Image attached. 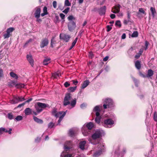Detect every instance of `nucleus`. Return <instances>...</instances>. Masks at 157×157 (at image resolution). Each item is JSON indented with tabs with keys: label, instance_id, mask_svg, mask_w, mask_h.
Returning a JSON list of instances; mask_svg holds the SVG:
<instances>
[{
	"label": "nucleus",
	"instance_id": "obj_1",
	"mask_svg": "<svg viewBox=\"0 0 157 157\" xmlns=\"http://www.w3.org/2000/svg\"><path fill=\"white\" fill-rule=\"evenodd\" d=\"M71 98V94L69 93H67L65 95L63 101L64 106H66L69 105H70L68 107V109H71L75 107L76 103V99L75 98L71 101L70 102V101Z\"/></svg>",
	"mask_w": 157,
	"mask_h": 157
},
{
	"label": "nucleus",
	"instance_id": "obj_2",
	"mask_svg": "<svg viewBox=\"0 0 157 157\" xmlns=\"http://www.w3.org/2000/svg\"><path fill=\"white\" fill-rule=\"evenodd\" d=\"M104 133V131L102 130H97L95 131L94 133L92 135L91 137L92 140H89L90 142L93 144H100L99 141L97 139L99 138L103 135Z\"/></svg>",
	"mask_w": 157,
	"mask_h": 157
},
{
	"label": "nucleus",
	"instance_id": "obj_3",
	"mask_svg": "<svg viewBox=\"0 0 157 157\" xmlns=\"http://www.w3.org/2000/svg\"><path fill=\"white\" fill-rule=\"evenodd\" d=\"M94 127V124L91 122L85 124L82 128V131L83 135L85 136L89 135Z\"/></svg>",
	"mask_w": 157,
	"mask_h": 157
},
{
	"label": "nucleus",
	"instance_id": "obj_4",
	"mask_svg": "<svg viewBox=\"0 0 157 157\" xmlns=\"http://www.w3.org/2000/svg\"><path fill=\"white\" fill-rule=\"evenodd\" d=\"M102 100L104 104L103 107L105 109L107 108L113 109L114 108V102L113 99L111 98H105L103 99Z\"/></svg>",
	"mask_w": 157,
	"mask_h": 157
},
{
	"label": "nucleus",
	"instance_id": "obj_5",
	"mask_svg": "<svg viewBox=\"0 0 157 157\" xmlns=\"http://www.w3.org/2000/svg\"><path fill=\"white\" fill-rule=\"evenodd\" d=\"M105 151V144L103 143H100L97 145L96 151L93 155V157H98Z\"/></svg>",
	"mask_w": 157,
	"mask_h": 157
},
{
	"label": "nucleus",
	"instance_id": "obj_6",
	"mask_svg": "<svg viewBox=\"0 0 157 157\" xmlns=\"http://www.w3.org/2000/svg\"><path fill=\"white\" fill-rule=\"evenodd\" d=\"M115 121L114 119L107 118L102 121V125L107 128H110L113 127Z\"/></svg>",
	"mask_w": 157,
	"mask_h": 157
},
{
	"label": "nucleus",
	"instance_id": "obj_7",
	"mask_svg": "<svg viewBox=\"0 0 157 157\" xmlns=\"http://www.w3.org/2000/svg\"><path fill=\"white\" fill-rule=\"evenodd\" d=\"M119 149V147L118 146L117 147V148H116L114 151L115 156H117V157H119V156H120V157H122L124 154L126 153V150L125 148L123 149L122 151L120 153L118 152Z\"/></svg>",
	"mask_w": 157,
	"mask_h": 157
},
{
	"label": "nucleus",
	"instance_id": "obj_8",
	"mask_svg": "<svg viewBox=\"0 0 157 157\" xmlns=\"http://www.w3.org/2000/svg\"><path fill=\"white\" fill-rule=\"evenodd\" d=\"M68 30L70 32H72L76 27L75 23L74 21H69L67 25Z\"/></svg>",
	"mask_w": 157,
	"mask_h": 157
},
{
	"label": "nucleus",
	"instance_id": "obj_9",
	"mask_svg": "<svg viewBox=\"0 0 157 157\" xmlns=\"http://www.w3.org/2000/svg\"><path fill=\"white\" fill-rule=\"evenodd\" d=\"M35 11L34 13V16L35 18H38L40 17V16L41 8L40 6H37L34 9Z\"/></svg>",
	"mask_w": 157,
	"mask_h": 157
},
{
	"label": "nucleus",
	"instance_id": "obj_10",
	"mask_svg": "<svg viewBox=\"0 0 157 157\" xmlns=\"http://www.w3.org/2000/svg\"><path fill=\"white\" fill-rule=\"evenodd\" d=\"M72 142L71 141H66L64 146V148L65 151H67L69 150V149L72 147Z\"/></svg>",
	"mask_w": 157,
	"mask_h": 157
},
{
	"label": "nucleus",
	"instance_id": "obj_11",
	"mask_svg": "<svg viewBox=\"0 0 157 157\" xmlns=\"http://www.w3.org/2000/svg\"><path fill=\"white\" fill-rule=\"evenodd\" d=\"M95 115L96 116V117L95 119V122L100 125H102V121L101 122V117L100 113H96Z\"/></svg>",
	"mask_w": 157,
	"mask_h": 157
},
{
	"label": "nucleus",
	"instance_id": "obj_12",
	"mask_svg": "<svg viewBox=\"0 0 157 157\" xmlns=\"http://www.w3.org/2000/svg\"><path fill=\"white\" fill-rule=\"evenodd\" d=\"M59 37L60 39L63 40L66 42H68L71 38L70 36L69 35L63 34H60Z\"/></svg>",
	"mask_w": 157,
	"mask_h": 157
},
{
	"label": "nucleus",
	"instance_id": "obj_13",
	"mask_svg": "<svg viewBox=\"0 0 157 157\" xmlns=\"http://www.w3.org/2000/svg\"><path fill=\"white\" fill-rule=\"evenodd\" d=\"M48 43L49 41L48 39L47 38L43 39L40 43V47L41 48H43L44 47L47 46Z\"/></svg>",
	"mask_w": 157,
	"mask_h": 157
},
{
	"label": "nucleus",
	"instance_id": "obj_14",
	"mask_svg": "<svg viewBox=\"0 0 157 157\" xmlns=\"http://www.w3.org/2000/svg\"><path fill=\"white\" fill-rule=\"evenodd\" d=\"M63 112H64L63 111L57 112V109L54 108L53 109L52 113V115L56 117H59L60 115L62 114Z\"/></svg>",
	"mask_w": 157,
	"mask_h": 157
},
{
	"label": "nucleus",
	"instance_id": "obj_15",
	"mask_svg": "<svg viewBox=\"0 0 157 157\" xmlns=\"http://www.w3.org/2000/svg\"><path fill=\"white\" fill-rule=\"evenodd\" d=\"M26 58L30 65L33 67L34 65V60L32 55L31 54H28L26 56Z\"/></svg>",
	"mask_w": 157,
	"mask_h": 157
},
{
	"label": "nucleus",
	"instance_id": "obj_16",
	"mask_svg": "<svg viewBox=\"0 0 157 157\" xmlns=\"http://www.w3.org/2000/svg\"><path fill=\"white\" fill-rule=\"evenodd\" d=\"M106 9V7L104 6L101 7L98 10V12L99 14L101 15H104L105 14Z\"/></svg>",
	"mask_w": 157,
	"mask_h": 157
},
{
	"label": "nucleus",
	"instance_id": "obj_17",
	"mask_svg": "<svg viewBox=\"0 0 157 157\" xmlns=\"http://www.w3.org/2000/svg\"><path fill=\"white\" fill-rule=\"evenodd\" d=\"M67 110H66V111L64 112H63V113H62V114L61 115H60L59 116V119L58 121V123L57 124V125H60V122L61 121H62V119H63V118L64 117V116L66 114V113L67 112Z\"/></svg>",
	"mask_w": 157,
	"mask_h": 157
},
{
	"label": "nucleus",
	"instance_id": "obj_18",
	"mask_svg": "<svg viewBox=\"0 0 157 157\" xmlns=\"http://www.w3.org/2000/svg\"><path fill=\"white\" fill-rule=\"evenodd\" d=\"M86 144V142L85 141H82L79 142V148L82 150H84L85 149V146Z\"/></svg>",
	"mask_w": 157,
	"mask_h": 157
},
{
	"label": "nucleus",
	"instance_id": "obj_19",
	"mask_svg": "<svg viewBox=\"0 0 157 157\" xmlns=\"http://www.w3.org/2000/svg\"><path fill=\"white\" fill-rule=\"evenodd\" d=\"M68 134L69 136L71 137H73L75 136V129L73 128L70 129L69 131Z\"/></svg>",
	"mask_w": 157,
	"mask_h": 157
},
{
	"label": "nucleus",
	"instance_id": "obj_20",
	"mask_svg": "<svg viewBox=\"0 0 157 157\" xmlns=\"http://www.w3.org/2000/svg\"><path fill=\"white\" fill-rule=\"evenodd\" d=\"M37 104L38 105V107H40L41 109L48 107L49 106V105L48 104L40 102H37Z\"/></svg>",
	"mask_w": 157,
	"mask_h": 157
},
{
	"label": "nucleus",
	"instance_id": "obj_21",
	"mask_svg": "<svg viewBox=\"0 0 157 157\" xmlns=\"http://www.w3.org/2000/svg\"><path fill=\"white\" fill-rule=\"evenodd\" d=\"M120 7L121 6L119 4H118L114 7L115 10L112 11V12L115 13H118L120 11Z\"/></svg>",
	"mask_w": 157,
	"mask_h": 157
},
{
	"label": "nucleus",
	"instance_id": "obj_22",
	"mask_svg": "<svg viewBox=\"0 0 157 157\" xmlns=\"http://www.w3.org/2000/svg\"><path fill=\"white\" fill-rule=\"evenodd\" d=\"M66 151L65 150L63 151L60 155V157H71L72 156L71 154H67Z\"/></svg>",
	"mask_w": 157,
	"mask_h": 157
},
{
	"label": "nucleus",
	"instance_id": "obj_23",
	"mask_svg": "<svg viewBox=\"0 0 157 157\" xmlns=\"http://www.w3.org/2000/svg\"><path fill=\"white\" fill-rule=\"evenodd\" d=\"M90 82L89 80H86L84 81L82 84L81 89H84L89 84Z\"/></svg>",
	"mask_w": 157,
	"mask_h": 157
},
{
	"label": "nucleus",
	"instance_id": "obj_24",
	"mask_svg": "<svg viewBox=\"0 0 157 157\" xmlns=\"http://www.w3.org/2000/svg\"><path fill=\"white\" fill-rule=\"evenodd\" d=\"M33 119L35 122L40 124H42L43 123V121L42 120L39 119L35 116H33Z\"/></svg>",
	"mask_w": 157,
	"mask_h": 157
},
{
	"label": "nucleus",
	"instance_id": "obj_25",
	"mask_svg": "<svg viewBox=\"0 0 157 157\" xmlns=\"http://www.w3.org/2000/svg\"><path fill=\"white\" fill-rule=\"evenodd\" d=\"M19 100L18 97L15 96L13 97V99L10 101V102L13 104H16L19 102Z\"/></svg>",
	"mask_w": 157,
	"mask_h": 157
},
{
	"label": "nucleus",
	"instance_id": "obj_26",
	"mask_svg": "<svg viewBox=\"0 0 157 157\" xmlns=\"http://www.w3.org/2000/svg\"><path fill=\"white\" fill-rule=\"evenodd\" d=\"M24 112L26 115H30L32 113V109L29 108H26L25 109Z\"/></svg>",
	"mask_w": 157,
	"mask_h": 157
},
{
	"label": "nucleus",
	"instance_id": "obj_27",
	"mask_svg": "<svg viewBox=\"0 0 157 157\" xmlns=\"http://www.w3.org/2000/svg\"><path fill=\"white\" fill-rule=\"evenodd\" d=\"M154 74V72L151 69H149L148 71L147 75V77H150L152 76Z\"/></svg>",
	"mask_w": 157,
	"mask_h": 157
},
{
	"label": "nucleus",
	"instance_id": "obj_28",
	"mask_svg": "<svg viewBox=\"0 0 157 157\" xmlns=\"http://www.w3.org/2000/svg\"><path fill=\"white\" fill-rule=\"evenodd\" d=\"M50 58H46L44 59L43 61L44 65H47L50 62Z\"/></svg>",
	"mask_w": 157,
	"mask_h": 157
},
{
	"label": "nucleus",
	"instance_id": "obj_29",
	"mask_svg": "<svg viewBox=\"0 0 157 157\" xmlns=\"http://www.w3.org/2000/svg\"><path fill=\"white\" fill-rule=\"evenodd\" d=\"M135 65L136 68L138 70H139L141 68V64L140 62L138 60L136 61L135 63Z\"/></svg>",
	"mask_w": 157,
	"mask_h": 157
},
{
	"label": "nucleus",
	"instance_id": "obj_30",
	"mask_svg": "<svg viewBox=\"0 0 157 157\" xmlns=\"http://www.w3.org/2000/svg\"><path fill=\"white\" fill-rule=\"evenodd\" d=\"M143 52V49H142V48L140 49L139 50V52L137 53V54L135 56V58L137 59V58H138L139 57H140V56L141 55L142 53Z\"/></svg>",
	"mask_w": 157,
	"mask_h": 157
},
{
	"label": "nucleus",
	"instance_id": "obj_31",
	"mask_svg": "<svg viewBox=\"0 0 157 157\" xmlns=\"http://www.w3.org/2000/svg\"><path fill=\"white\" fill-rule=\"evenodd\" d=\"M77 86L70 87L67 89L68 91L69 92H73L76 89Z\"/></svg>",
	"mask_w": 157,
	"mask_h": 157
},
{
	"label": "nucleus",
	"instance_id": "obj_32",
	"mask_svg": "<svg viewBox=\"0 0 157 157\" xmlns=\"http://www.w3.org/2000/svg\"><path fill=\"white\" fill-rule=\"evenodd\" d=\"M16 82L15 81H11L8 83V85L10 87H13L14 86L15 87Z\"/></svg>",
	"mask_w": 157,
	"mask_h": 157
},
{
	"label": "nucleus",
	"instance_id": "obj_33",
	"mask_svg": "<svg viewBox=\"0 0 157 157\" xmlns=\"http://www.w3.org/2000/svg\"><path fill=\"white\" fill-rule=\"evenodd\" d=\"M10 74L11 77L16 79H17L18 78V77L17 75L13 72H11Z\"/></svg>",
	"mask_w": 157,
	"mask_h": 157
},
{
	"label": "nucleus",
	"instance_id": "obj_34",
	"mask_svg": "<svg viewBox=\"0 0 157 157\" xmlns=\"http://www.w3.org/2000/svg\"><path fill=\"white\" fill-rule=\"evenodd\" d=\"M25 85L22 83L16 84L15 87L17 88H24L25 87Z\"/></svg>",
	"mask_w": 157,
	"mask_h": 157
},
{
	"label": "nucleus",
	"instance_id": "obj_35",
	"mask_svg": "<svg viewBox=\"0 0 157 157\" xmlns=\"http://www.w3.org/2000/svg\"><path fill=\"white\" fill-rule=\"evenodd\" d=\"M141 13L143 14L146 15V12L144 10V9L142 8H140L139 10V12L138 13V15H139L140 14V13Z\"/></svg>",
	"mask_w": 157,
	"mask_h": 157
},
{
	"label": "nucleus",
	"instance_id": "obj_36",
	"mask_svg": "<svg viewBox=\"0 0 157 157\" xmlns=\"http://www.w3.org/2000/svg\"><path fill=\"white\" fill-rule=\"evenodd\" d=\"M150 10L151 13H152L153 17H154L155 16V14L156 13L155 9L153 7H151Z\"/></svg>",
	"mask_w": 157,
	"mask_h": 157
},
{
	"label": "nucleus",
	"instance_id": "obj_37",
	"mask_svg": "<svg viewBox=\"0 0 157 157\" xmlns=\"http://www.w3.org/2000/svg\"><path fill=\"white\" fill-rule=\"evenodd\" d=\"M93 111L94 112H96V113H99L100 111L99 106L98 105L95 106L94 108Z\"/></svg>",
	"mask_w": 157,
	"mask_h": 157
},
{
	"label": "nucleus",
	"instance_id": "obj_38",
	"mask_svg": "<svg viewBox=\"0 0 157 157\" xmlns=\"http://www.w3.org/2000/svg\"><path fill=\"white\" fill-rule=\"evenodd\" d=\"M38 106H39L37 104V105L35 106V108L37 113H39L42 111L43 109H41L40 107Z\"/></svg>",
	"mask_w": 157,
	"mask_h": 157
},
{
	"label": "nucleus",
	"instance_id": "obj_39",
	"mask_svg": "<svg viewBox=\"0 0 157 157\" xmlns=\"http://www.w3.org/2000/svg\"><path fill=\"white\" fill-rule=\"evenodd\" d=\"M55 36H53L52 37V39L51 41V46L52 48L53 47V44H55L56 41L54 40Z\"/></svg>",
	"mask_w": 157,
	"mask_h": 157
},
{
	"label": "nucleus",
	"instance_id": "obj_40",
	"mask_svg": "<svg viewBox=\"0 0 157 157\" xmlns=\"http://www.w3.org/2000/svg\"><path fill=\"white\" fill-rule=\"evenodd\" d=\"M14 30V29L13 28L10 27L7 29L6 32L10 34V33L12 32Z\"/></svg>",
	"mask_w": 157,
	"mask_h": 157
},
{
	"label": "nucleus",
	"instance_id": "obj_41",
	"mask_svg": "<svg viewBox=\"0 0 157 157\" xmlns=\"http://www.w3.org/2000/svg\"><path fill=\"white\" fill-rule=\"evenodd\" d=\"M7 117L10 120H12L14 117L13 116L11 113H8Z\"/></svg>",
	"mask_w": 157,
	"mask_h": 157
},
{
	"label": "nucleus",
	"instance_id": "obj_42",
	"mask_svg": "<svg viewBox=\"0 0 157 157\" xmlns=\"http://www.w3.org/2000/svg\"><path fill=\"white\" fill-rule=\"evenodd\" d=\"M23 119V117L21 116L18 115L15 118V120L16 121H19Z\"/></svg>",
	"mask_w": 157,
	"mask_h": 157
},
{
	"label": "nucleus",
	"instance_id": "obj_43",
	"mask_svg": "<svg viewBox=\"0 0 157 157\" xmlns=\"http://www.w3.org/2000/svg\"><path fill=\"white\" fill-rule=\"evenodd\" d=\"M138 33L137 31H134L133 33H132L131 36L132 37H136L138 36Z\"/></svg>",
	"mask_w": 157,
	"mask_h": 157
},
{
	"label": "nucleus",
	"instance_id": "obj_44",
	"mask_svg": "<svg viewBox=\"0 0 157 157\" xmlns=\"http://www.w3.org/2000/svg\"><path fill=\"white\" fill-rule=\"evenodd\" d=\"M67 19L69 21H73V20H75V17L72 15L69 16L68 17Z\"/></svg>",
	"mask_w": 157,
	"mask_h": 157
},
{
	"label": "nucleus",
	"instance_id": "obj_45",
	"mask_svg": "<svg viewBox=\"0 0 157 157\" xmlns=\"http://www.w3.org/2000/svg\"><path fill=\"white\" fill-rule=\"evenodd\" d=\"M33 40L32 39H30L29 40L27 41L24 44V47H26L28 45L29 43L32 42Z\"/></svg>",
	"mask_w": 157,
	"mask_h": 157
},
{
	"label": "nucleus",
	"instance_id": "obj_46",
	"mask_svg": "<svg viewBox=\"0 0 157 157\" xmlns=\"http://www.w3.org/2000/svg\"><path fill=\"white\" fill-rule=\"evenodd\" d=\"M115 25L116 26H118L119 27L121 26V24L120 21L117 20V21L115 23Z\"/></svg>",
	"mask_w": 157,
	"mask_h": 157
},
{
	"label": "nucleus",
	"instance_id": "obj_47",
	"mask_svg": "<svg viewBox=\"0 0 157 157\" xmlns=\"http://www.w3.org/2000/svg\"><path fill=\"white\" fill-rule=\"evenodd\" d=\"M132 78L133 81L134 82V83H135L136 86V87H137L138 86V81L136 79V78H134L133 77H132Z\"/></svg>",
	"mask_w": 157,
	"mask_h": 157
},
{
	"label": "nucleus",
	"instance_id": "obj_48",
	"mask_svg": "<svg viewBox=\"0 0 157 157\" xmlns=\"http://www.w3.org/2000/svg\"><path fill=\"white\" fill-rule=\"evenodd\" d=\"M64 5L66 6H70L71 5V4L68 0H65Z\"/></svg>",
	"mask_w": 157,
	"mask_h": 157
},
{
	"label": "nucleus",
	"instance_id": "obj_49",
	"mask_svg": "<svg viewBox=\"0 0 157 157\" xmlns=\"http://www.w3.org/2000/svg\"><path fill=\"white\" fill-rule=\"evenodd\" d=\"M54 125V124L52 122H50L48 125V127L49 128H52Z\"/></svg>",
	"mask_w": 157,
	"mask_h": 157
},
{
	"label": "nucleus",
	"instance_id": "obj_50",
	"mask_svg": "<svg viewBox=\"0 0 157 157\" xmlns=\"http://www.w3.org/2000/svg\"><path fill=\"white\" fill-rule=\"evenodd\" d=\"M5 130L3 131V132H8L9 134H11V133L12 129L10 128L9 129V130H7V129L5 128Z\"/></svg>",
	"mask_w": 157,
	"mask_h": 157
},
{
	"label": "nucleus",
	"instance_id": "obj_51",
	"mask_svg": "<svg viewBox=\"0 0 157 157\" xmlns=\"http://www.w3.org/2000/svg\"><path fill=\"white\" fill-rule=\"evenodd\" d=\"M19 98V101H22L25 100V99L24 98V97H23L22 96L20 97H18Z\"/></svg>",
	"mask_w": 157,
	"mask_h": 157
},
{
	"label": "nucleus",
	"instance_id": "obj_52",
	"mask_svg": "<svg viewBox=\"0 0 157 157\" xmlns=\"http://www.w3.org/2000/svg\"><path fill=\"white\" fill-rule=\"evenodd\" d=\"M149 44V42L147 41H145V47L144 48V50H146L148 48V46Z\"/></svg>",
	"mask_w": 157,
	"mask_h": 157
},
{
	"label": "nucleus",
	"instance_id": "obj_53",
	"mask_svg": "<svg viewBox=\"0 0 157 157\" xmlns=\"http://www.w3.org/2000/svg\"><path fill=\"white\" fill-rule=\"evenodd\" d=\"M154 119L155 121H157V112H155L154 115Z\"/></svg>",
	"mask_w": 157,
	"mask_h": 157
},
{
	"label": "nucleus",
	"instance_id": "obj_54",
	"mask_svg": "<svg viewBox=\"0 0 157 157\" xmlns=\"http://www.w3.org/2000/svg\"><path fill=\"white\" fill-rule=\"evenodd\" d=\"M87 106V104L85 103H83L81 105L80 107L82 109H83L86 108Z\"/></svg>",
	"mask_w": 157,
	"mask_h": 157
},
{
	"label": "nucleus",
	"instance_id": "obj_55",
	"mask_svg": "<svg viewBox=\"0 0 157 157\" xmlns=\"http://www.w3.org/2000/svg\"><path fill=\"white\" fill-rule=\"evenodd\" d=\"M43 13H45L46 14H48V13L47 12V8L46 6H44V7L43 9Z\"/></svg>",
	"mask_w": 157,
	"mask_h": 157
},
{
	"label": "nucleus",
	"instance_id": "obj_56",
	"mask_svg": "<svg viewBox=\"0 0 157 157\" xmlns=\"http://www.w3.org/2000/svg\"><path fill=\"white\" fill-rule=\"evenodd\" d=\"M41 140V138L39 137H37L35 140V141L36 143H39L40 142Z\"/></svg>",
	"mask_w": 157,
	"mask_h": 157
},
{
	"label": "nucleus",
	"instance_id": "obj_57",
	"mask_svg": "<svg viewBox=\"0 0 157 157\" xmlns=\"http://www.w3.org/2000/svg\"><path fill=\"white\" fill-rule=\"evenodd\" d=\"M58 8L60 10H62L64 8V7L63 6L62 4L60 3L59 4Z\"/></svg>",
	"mask_w": 157,
	"mask_h": 157
},
{
	"label": "nucleus",
	"instance_id": "obj_58",
	"mask_svg": "<svg viewBox=\"0 0 157 157\" xmlns=\"http://www.w3.org/2000/svg\"><path fill=\"white\" fill-rule=\"evenodd\" d=\"M10 34L8 33L5 34L4 35V36L5 38H8L10 37Z\"/></svg>",
	"mask_w": 157,
	"mask_h": 157
},
{
	"label": "nucleus",
	"instance_id": "obj_59",
	"mask_svg": "<svg viewBox=\"0 0 157 157\" xmlns=\"http://www.w3.org/2000/svg\"><path fill=\"white\" fill-rule=\"evenodd\" d=\"M70 8L69 7H67L66 9H65L63 12L65 14H67Z\"/></svg>",
	"mask_w": 157,
	"mask_h": 157
},
{
	"label": "nucleus",
	"instance_id": "obj_60",
	"mask_svg": "<svg viewBox=\"0 0 157 157\" xmlns=\"http://www.w3.org/2000/svg\"><path fill=\"white\" fill-rule=\"evenodd\" d=\"M53 6L54 8H56L57 6V2L56 1H54L52 3Z\"/></svg>",
	"mask_w": 157,
	"mask_h": 157
},
{
	"label": "nucleus",
	"instance_id": "obj_61",
	"mask_svg": "<svg viewBox=\"0 0 157 157\" xmlns=\"http://www.w3.org/2000/svg\"><path fill=\"white\" fill-rule=\"evenodd\" d=\"M77 40L78 38L77 37L75 39L74 41L73 42L71 45L72 46H74L77 42Z\"/></svg>",
	"mask_w": 157,
	"mask_h": 157
},
{
	"label": "nucleus",
	"instance_id": "obj_62",
	"mask_svg": "<svg viewBox=\"0 0 157 157\" xmlns=\"http://www.w3.org/2000/svg\"><path fill=\"white\" fill-rule=\"evenodd\" d=\"M64 85L66 87H67L70 86V84L68 82H66L64 83Z\"/></svg>",
	"mask_w": 157,
	"mask_h": 157
},
{
	"label": "nucleus",
	"instance_id": "obj_63",
	"mask_svg": "<svg viewBox=\"0 0 157 157\" xmlns=\"http://www.w3.org/2000/svg\"><path fill=\"white\" fill-rule=\"evenodd\" d=\"M5 130V128H4L2 127L0 128V135L3 133V131Z\"/></svg>",
	"mask_w": 157,
	"mask_h": 157
},
{
	"label": "nucleus",
	"instance_id": "obj_64",
	"mask_svg": "<svg viewBox=\"0 0 157 157\" xmlns=\"http://www.w3.org/2000/svg\"><path fill=\"white\" fill-rule=\"evenodd\" d=\"M59 15L62 19H64L65 18V15L63 13H61Z\"/></svg>",
	"mask_w": 157,
	"mask_h": 157
}]
</instances>
